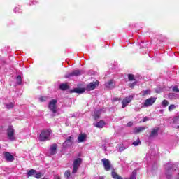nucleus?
Returning <instances> with one entry per match:
<instances>
[{
    "mask_svg": "<svg viewBox=\"0 0 179 179\" xmlns=\"http://www.w3.org/2000/svg\"><path fill=\"white\" fill-rule=\"evenodd\" d=\"M36 178H41V173L39 172L35 175Z\"/></svg>",
    "mask_w": 179,
    "mask_h": 179,
    "instance_id": "e433bc0d",
    "label": "nucleus"
},
{
    "mask_svg": "<svg viewBox=\"0 0 179 179\" xmlns=\"http://www.w3.org/2000/svg\"><path fill=\"white\" fill-rule=\"evenodd\" d=\"M157 165H154L152 170H157Z\"/></svg>",
    "mask_w": 179,
    "mask_h": 179,
    "instance_id": "37998d69",
    "label": "nucleus"
},
{
    "mask_svg": "<svg viewBox=\"0 0 179 179\" xmlns=\"http://www.w3.org/2000/svg\"><path fill=\"white\" fill-rule=\"evenodd\" d=\"M125 149H127V147H125V145H124V144H118L117 145V150L118 152H124V150H125Z\"/></svg>",
    "mask_w": 179,
    "mask_h": 179,
    "instance_id": "aec40b11",
    "label": "nucleus"
},
{
    "mask_svg": "<svg viewBox=\"0 0 179 179\" xmlns=\"http://www.w3.org/2000/svg\"><path fill=\"white\" fill-rule=\"evenodd\" d=\"M14 106L15 105L13 104V103H6V108L8 109H10V108H13Z\"/></svg>",
    "mask_w": 179,
    "mask_h": 179,
    "instance_id": "c85d7f7f",
    "label": "nucleus"
},
{
    "mask_svg": "<svg viewBox=\"0 0 179 179\" xmlns=\"http://www.w3.org/2000/svg\"><path fill=\"white\" fill-rule=\"evenodd\" d=\"M51 134H52V131L51 129H43L39 136V140L41 142H44V141H48L50 139V136H51Z\"/></svg>",
    "mask_w": 179,
    "mask_h": 179,
    "instance_id": "f03ea898",
    "label": "nucleus"
},
{
    "mask_svg": "<svg viewBox=\"0 0 179 179\" xmlns=\"http://www.w3.org/2000/svg\"><path fill=\"white\" fill-rule=\"evenodd\" d=\"M57 153V144H53L50 147V155H55Z\"/></svg>",
    "mask_w": 179,
    "mask_h": 179,
    "instance_id": "412c9836",
    "label": "nucleus"
},
{
    "mask_svg": "<svg viewBox=\"0 0 179 179\" xmlns=\"http://www.w3.org/2000/svg\"><path fill=\"white\" fill-rule=\"evenodd\" d=\"M40 101L43 102V101H47V100H48V97L47 96H41L39 99Z\"/></svg>",
    "mask_w": 179,
    "mask_h": 179,
    "instance_id": "72a5a7b5",
    "label": "nucleus"
},
{
    "mask_svg": "<svg viewBox=\"0 0 179 179\" xmlns=\"http://www.w3.org/2000/svg\"><path fill=\"white\" fill-rule=\"evenodd\" d=\"M64 176L65 177H67V178H69L70 176H71V171H66L64 173Z\"/></svg>",
    "mask_w": 179,
    "mask_h": 179,
    "instance_id": "c9c22d12",
    "label": "nucleus"
},
{
    "mask_svg": "<svg viewBox=\"0 0 179 179\" xmlns=\"http://www.w3.org/2000/svg\"><path fill=\"white\" fill-rule=\"evenodd\" d=\"M112 177H113V178H114V179H122V178L121 176H120L118 175V173H116V172H115V171H113V172H112Z\"/></svg>",
    "mask_w": 179,
    "mask_h": 179,
    "instance_id": "5701e85b",
    "label": "nucleus"
},
{
    "mask_svg": "<svg viewBox=\"0 0 179 179\" xmlns=\"http://www.w3.org/2000/svg\"><path fill=\"white\" fill-rule=\"evenodd\" d=\"M135 85H136V83H131L129 85V87H131V89H134V87H135Z\"/></svg>",
    "mask_w": 179,
    "mask_h": 179,
    "instance_id": "58836bf2",
    "label": "nucleus"
},
{
    "mask_svg": "<svg viewBox=\"0 0 179 179\" xmlns=\"http://www.w3.org/2000/svg\"><path fill=\"white\" fill-rule=\"evenodd\" d=\"M117 100H118V98H115V99H113V101H117Z\"/></svg>",
    "mask_w": 179,
    "mask_h": 179,
    "instance_id": "49530a36",
    "label": "nucleus"
},
{
    "mask_svg": "<svg viewBox=\"0 0 179 179\" xmlns=\"http://www.w3.org/2000/svg\"><path fill=\"white\" fill-rule=\"evenodd\" d=\"M29 5H36V3H33V4L29 2Z\"/></svg>",
    "mask_w": 179,
    "mask_h": 179,
    "instance_id": "de8ad7c7",
    "label": "nucleus"
},
{
    "mask_svg": "<svg viewBox=\"0 0 179 179\" xmlns=\"http://www.w3.org/2000/svg\"><path fill=\"white\" fill-rule=\"evenodd\" d=\"M82 164V158H76L73 162V171L72 173L76 174V173L78 172V170L79 169V167H80V165Z\"/></svg>",
    "mask_w": 179,
    "mask_h": 179,
    "instance_id": "7ed1b4c3",
    "label": "nucleus"
},
{
    "mask_svg": "<svg viewBox=\"0 0 179 179\" xmlns=\"http://www.w3.org/2000/svg\"><path fill=\"white\" fill-rule=\"evenodd\" d=\"M172 90H173V92H175V93H179L178 87L174 86V87H173Z\"/></svg>",
    "mask_w": 179,
    "mask_h": 179,
    "instance_id": "f704fd0d",
    "label": "nucleus"
},
{
    "mask_svg": "<svg viewBox=\"0 0 179 179\" xmlns=\"http://www.w3.org/2000/svg\"><path fill=\"white\" fill-rule=\"evenodd\" d=\"M156 102L155 97H150L147 99L143 103H142L141 108H148V107H150V106H153Z\"/></svg>",
    "mask_w": 179,
    "mask_h": 179,
    "instance_id": "39448f33",
    "label": "nucleus"
},
{
    "mask_svg": "<svg viewBox=\"0 0 179 179\" xmlns=\"http://www.w3.org/2000/svg\"><path fill=\"white\" fill-rule=\"evenodd\" d=\"M173 110H176V105L172 104L169 106V111H173Z\"/></svg>",
    "mask_w": 179,
    "mask_h": 179,
    "instance_id": "2f4dec72",
    "label": "nucleus"
},
{
    "mask_svg": "<svg viewBox=\"0 0 179 179\" xmlns=\"http://www.w3.org/2000/svg\"><path fill=\"white\" fill-rule=\"evenodd\" d=\"M54 179H61V178H59V176H55Z\"/></svg>",
    "mask_w": 179,
    "mask_h": 179,
    "instance_id": "a18cd8bd",
    "label": "nucleus"
},
{
    "mask_svg": "<svg viewBox=\"0 0 179 179\" xmlns=\"http://www.w3.org/2000/svg\"><path fill=\"white\" fill-rule=\"evenodd\" d=\"M4 157L7 162H13L15 157L10 152H4Z\"/></svg>",
    "mask_w": 179,
    "mask_h": 179,
    "instance_id": "dca6fc26",
    "label": "nucleus"
},
{
    "mask_svg": "<svg viewBox=\"0 0 179 179\" xmlns=\"http://www.w3.org/2000/svg\"><path fill=\"white\" fill-rule=\"evenodd\" d=\"M174 170L176 169H174V164H173V162H169L165 164V174L167 179H171Z\"/></svg>",
    "mask_w": 179,
    "mask_h": 179,
    "instance_id": "f257e3e1",
    "label": "nucleus"
},
{
    "mask_svg": "<svg viewBox=\"0 0 179 179\" xmlns=\"http://www.w3.org/2000/svg\"><path fill=\"white\" fill-rule=\"evenodd\" d=\"M159 131H160V129L159 127L152 129L151 132L149 135V138L153 139V138H156V136L159 135Z\"/></svg>",
    "mask_w": 179,
    "mask_h": 179,
    "instance_id": "1a4fd4ad",
    "label": "nucleus"
},
{
    "mask_svg": "<svg viewBox=\"0 0 179 179\" xmlns=\"http://www.w3.org/2000/svg\"><path fill=\"white\" fill-rule=\"evenodd\" d=\"M86 92L85 88H74L71 90V93H78V94H82Z\"/></svg>",
    "mask_w": 179,
    "mask_h": 179,
    "instance_id": "f3484780",
    "label": "nucleus"
},
{
    "mask_svg": "<svg viewBox=\"0 0 179 179\" xmlns=\"http://www.w3.org/2000/svg\"><path fill=\"white\" fill-rule=\"evenodd\" d=\"M102 149L106 151V150H107V147H106V145H102Z\"/></svg>",
    "mask_w": 179,
    "mask_h": 179,
    "instance_id": "79ce46f5",
    "label": "nucleus"
},
{
    "mask_svg": "<svg viewBox=\"0 0 179 179\" xmlns=\"http://www.w3.org/2000/svg\"><path fill=\"white\" fill-rule=\"evenodd\" d=\"M17 85H22V76H17Z\"/></svg>",
    "mask_w": 179,
    "mask_h": 179,
    "instance_id": "7c9ffc66",
    "label": "nucleus"
},
{
    "mask_svg": "<svg viewBox=\"0 0 179 179\" xmlns=\"http://www.w3.org/2000/svg\"><path fill=\"white\" fill-rule=\"evenodd\" d=\"M169 98L171 99V100H174L177 99V94H176L175 93H169Z\"/></svg>",
    "mask_w": 179,
    "mask_h": 179,
    "instance_id": "b1692460",
    "label": "nucleus"
},
{
    "mask_svg": "<svg viewBox=\"0 0 179 179\" xmlns=\"http://www.w3.org/2000/svg\"><path fill=\"white\" fill-rule=\"evenodd\" d=\"M0 149H1V145H0Z\"/></svg>",
    "mask_w": 179,
    "mask_h": 179,
    "instance_id": "09e8293b",
    "label": "nucleus"
},
{
    "mask_svg": "<svg viewBox=\"0 0 179 179\" xmlns=\"http://www.w3.org/2000/svg\"><path fill=\"white\" fill-rule=\"evenodd\" d=\"M19 7H15L14 9H13V12H15V13H17V12H19Z\"/></svg>",
    "mask_w": 179,
    "mask_h": 179,
    "instance_id": "ea45409f",
    "label": "nucleus"
},
{
    "mask_svg": "<svg viewBox=\"0 0 179 179\" xmlns=\"http://www.w3.org/2000/svg\"><path fill=\"white\" fill-rule=\"evenodd\" d=\"M3 131V127L0 126V132H2Z\"/></svg>",
    "mask_w": 179,
    "mask_h": 179,
    "instance_id": "c03bdc74",
    "label": "nucleus"
},
{
    "mask_svg": "<svg viewBox=\"0 0 179 179\" xmlns=\"http://www.w3.org/2000/svg\"><path fill=\"white\" fill-rule=\"evenodd\" d=\"M103 113H106V110L104 109H99L95 110L94 113V119L99 120V118H100V115H101V114H103Z\"/></svg>",
    "mask_w": 179,
    "mask_h": 179,
    "instance_id": "4468645a",
    "label": "nucleus"
},
{
    "mask_svg": "<svg viewBox=\"0 0 179 179\" xmlns=\"http://www.w3.org/2000/svg\"><path fill=\"white\" fill-rule=\"evenodd\" d=\"M105 87H106V89H114L115 87V80H110L105 83Z\"/></svg>",
    "mask_w": 179,
    "mask_h": 179,
    "instance_id": "ddd939ff",
    "label": "nucleus"
},
{
    "mask_svg": "<svg viewBox=\"0 0 179 179\" xmlns=\"http://www.w3.org/2000/svg\"><path fill=\"white\" fill-rule=\"evenodd\" d=\"M83 70H74L71 73H69L66 75V78H72L73 76H80V75H83Z\"/></svg>",
    "mask_w": 179,
    "mask_h": 179,
    "instance_id": "6e6552de",
    "label": "nucleus"
},
{
    "mask_svg": "<svg viewBox=\"0 0 179 179\" xmlns=\"http://www.w3.org/2000/svg\"><path fill=\"white\" fill-rule=\"evenodd\" d=\"M57 103H58V100L52 99L48 104V108L50 111L52 112L53 115H55L57 113Z\"/></svg>",
    "mask_w": 179,
    "mask_h": 179,
    "instance_id": "423d86ee",
    "label": "nucleus"
},
{
    "mask_svg": "<svg viewBox=\"0 0 179 179\" xmlns=\"http://www.w3.org/2000/svg\"><path fill=\"white\" fill-rule=\"evenodd\" d=\"M73 143V137L72 136H69L65 142L63 143L64 148H66V146H71Z\"/></svg>",
    "mask_w": 179,
    "mask_h": 179,
    "instance_id": "2eb2a0df",
    "label": "nucleus"
},
{
    "mask_svg": "<svg viewBox=\"0 0 179 179\" xmlns=\"http://www.w3.org/2000/svg\"><path fill=\"white\" fill-rule=\"evenodd\" d=\"M36 171L34 169H31L27 173V177H31V176H34V174H36Z\"/></svg>",
    "mask_w": 179,
    "mask_h": 179,
    "instance_id": "393cba45",
    "label": "nucleus"
},
{
    "mask_svg": "<svg viewBox=\"0 0 179 179\" xmlns=\"http://www.w3.org/2000/svg\"><path fill=\"white\" fill-rule=\"evenodd\" d=\"M145 129H148V127L141 126V127H136L133 129V134H141V132H143Z\"/></svg>",
    "mask_w": 179,
    "mask_h": 179,
    "instance_id": "f8f14e48",
    "label": "nucleus"
},
{
    "mask_svg": "<svg viewBox=\"0 0 179 179\" xmlns=\"http://www.w3.org/2000/svg\"><path fill=\"white\" fill-rule=\"evenodd\" d=\"M134 97H135V95H129V96H127L125 99H124L122 101V108H125V107H127V106H128L129 104V103H131V101H132V100H134Z\"/></svg>",
    "mask_w": 179,
    "mask_h": 179,
    "instance_id": "0eeeda50",
    "label": "nucleus"
},
{
    "mask_svg": "<svg viewBox=\"0 0 179 179\" xmlns=\"http://www.w3.org/2000/svg\"><path fill=\"white\" fill-rule=\"evenodd\" d=\"M132 145H134V146H139V145H141V140H139V137H138L136 141L132 143Z\"/></svg>",
    "mask_w": 179,
    "mask_h": 179,
    "instance_id": "a878e982",
    "label": "nucleus"
},
{
    "mask_svg": "<svg viewBox=\"0 0 179 179\" xmlns=\"http://www.w3.org/2000/svg\"><path fill=\"white\" fill-rule=\"evenodd\" d=\"M129 179H136V170H134L131 176Z\"/></svg>",
    "mask_w": 179,
    "mask_h": 179,
    "instance_id": "cd10ccee",
    "label": "nucleus"
},
{
    "mask_svg": "<svg viewBox=\"0 0 179 179\" xmlns=\"http://www.w3.org/2000/svg\"><path fill=\"white\" fill-rule=\"evenodd\" d=\"M7 136L10 141H16V137L15 136V129H13V126L10 125L8 127Z\"/></svg>",
    "mask_w": 179,
    "mask_h": 179,
    "instance_id": "20e7f679",
    "label": "nucleus"
},
{
    "mask_svg": "<svg viewBox=\"0 0 179 179\" xmlns=\"http://www.w3.org/2000/svg\"><path fill=\"white\" fill-rule=\"evenodd\" d=\"M86 134H81L78 137V143H82V142H85L86 141Z\"/></svg>",
    "mask_w": 179,
    "mask_h": 179,
    "instance_id": "a211bd4d",
    "label": "nucleus"
},
{
    "mask_svg": "<svg viewBox=\"0 0 179 179\" xmlns=\"http://www.w3.org/2000/svg\"><path fill=\"white\" fill-rule=\"evenodd\" d=\"M150 120V118L148 117H145L143 120H142V122H146V121H149Z\"/></svg>",
    "mask_w": 179,
    "mask_h": 179,
    "instance_id": "4c0bfd02",
    "label": "nucleus"
},
{
    "mask_svg": "<svg viewBox=\"0 0 179 179\" xmlns=\"http://www.w3.org/2000/svg\"><path fill=\"white\" fill-rule=\"evenodd\" d=\"M162 107H167L169 106V101L168 100H164L162 103Z\"/></svg>",
    "mask_w": 179,
    "mask_h": 179,
    "instance_id": "c756f323",
    "label": "nucleus"
},
{
    "mask_svg": "<svg viewBox=\"0 0 179 179\" xmlns=\"http://www.w3.org/2000/svg\"><path fill=\"white\" fill-rule=\"evenodd\" d=\"M150 93H151V91L149 89L145 90H143L141 92V96H148V95L150 94Z\"/></svg>",
    "mask_w": 179,
    "mask_h": 179,
    "instance_id": "4be33fe9",
    "label": "nucleus"
},
{
    "mask_svg": "<svg viewBox=\"0 0 179 179\" xmlns=\"http://www.w3.org/2000/svg\"><path fill=\"white\" fill-rule=\"evenodd\" d=\"M104 125H106L104 120H100L99 122L94 124V126L96 127V128H103Z\"/></svg>",
    "mask_w": 179,
    "mask_h": 179,
    "instance_id": "6ab92c4d",
    "label": "nucleus"
},
{
    "mask_svg": "<svg viewBox=\"0 0 179 179\" xmlns=\"http://www.w3.org/2000/svg\"><path fill=\"white\" fill-rule=\"evenodd\" d=\"M59 89H61V90H66V89H68V85H66V84H61L59 85Z\"/></svg>",
    "mask_w": 179,
    "mask_h": 179,
    "instance_id": "bb28decb",
    "label": "nucleus"
},
{
    "mask_svg": "<svg viewBox=\"0 0 179 179\" xmlns=\"http://www.w3.org/2000/svg\"><path fill=\"white\" fill-rule=\"evenodd\" d=\"M101 162L106 171H109V170H111V164H110V160L104 158L101 160Z\"/></svg>",
    "mask_w": 179,
    "mask_h": 179,
    "instance_id": "9b49d317",
    "label": "nucleus"
},
{
    "mask_svg": "<svg viewBox=\"0 0 179 179\" xmlns=\"http://www.w3.org/2000/svg\"><path fill=\"white\" fill-rule=\"evenodd\" d=\"M97 86H99V82L96 81H94L92 83H90V84H88L86 87V90H94V89H96V87H97Z\"/></svg>",
    "mask_w": 179,
    "mask_h": 179,
    "instance_id": "9d476101",
    "label": "nucleus"
},
{
    "mask_svg": "<svg viewBox=\"0 0 179 179\" xmlns=\"http://www.w3.org/2000/svg\"><path fill=\"white\" fill-rule=\"evenodd\" d=\"M128 79L130 81L135 80V77L134 76L133 74H129L128 75Z\"/></svg>",
    "mask_w": 179,
    "mask_h": 179,
    "instance_id": "473e14b6",
    "label": "nucleus"
},
{
    "mask_svg": "<svg viewBox=\"0 0 179 179\" xmlns=\"http://www.w3.org/2000/svg\"><path fill=\"white\" fill-rule=\"evenodd\" d=\"M134 123H132V122H129V123H127V127H132Z\"/></svg>",
    "mask_w": 179,
    "mask_h": 179,
    "instance_id": "a19ab883",
    "label": "nucleus"
}]
</instances>
